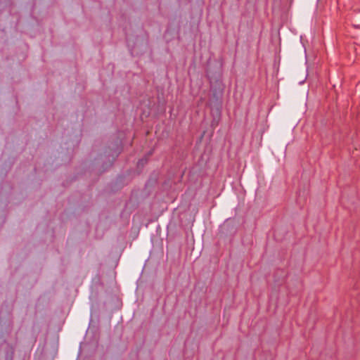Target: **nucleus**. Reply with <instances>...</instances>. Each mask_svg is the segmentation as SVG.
I'll use <instances>...</instances> for the list:
<instances>
[{"label": "nucleus", "mask_w": 360, "mask_h": 360, "mask_svg": "<svg viewBox=\"0 0 360 360\" xmlns=\"http://www.w3.org/2000/svg\"><path fill=\"white\" fill-rule=\"evenodd\" d=\"M147 162V160L146 159H141L140 160L139 162H138V166L139 167V165H144V164H146Z\"/></svg>", "instance_id": "20e7f679"}, {"label": "nucleus", "mask_w": 360, "mask_h": 360, "mask_svg": "<svg viewBox=\"0 0 360 360\" xmlns=\"http://www.w3.org/2000/svg\"><path fill=\"white\" fill-rule=\"evenodd\" d=\"M307 74L306 73V72L304 71L302 76L300 78H297L296 80L300 84H302L305 82V80L307 79Z\"/></svg>", "instance_id": "f03ea898"}, {"label": "nucleus", "mask_w": 360, "mask_h": 360, "mask_svg": "<svg viewBox=\"0 0 360 360\" xmlns=\"http://www.w3.org/2000/svg\"><path fill=\"white\" fill-rule=\"evenodd\" d=\"M353 25L354 27L360 28V14L356 17Z\"/></svg>", "instance_id": "7ed1b4c3"}, {"label": "nucleus", "mask_w": 360, "mask_h": 360, "mask_svg": "<svg viewBox=\"0 0 360 360\" xmlns=\"http://www.w3.org/2000/svg\"><path fill=\"white\" fill-rule=\"evenodd\" d=\"M222 70L219 65H208L207 70V77L210 83V89L212 98L209 102V105L212 109L215 108L217 111L221 107V100L224 89V86L221 80Z\"/></svg>", "instance_id": "f257e3e1"}]
</instances>
